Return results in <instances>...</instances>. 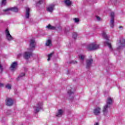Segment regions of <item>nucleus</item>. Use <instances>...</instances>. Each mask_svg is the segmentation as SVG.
Wrapping results in <instances>:
<instances>
[{
    "mask_svg": "<svg viewBox=\"0 0 125 125\" xmlns=\"http://www.w3.org/2000/svg\"><path fill=\"white\" fill-rule=\"evenodd\" d=\"M6 88L7 89H11V84H7L5 86Z\"/></svg>",
    "mask_w": 125,
    "mask_h": 125,
    "instance_id": "28",
    "label": "nucleus"
},
{
    "mask_svg": "<svg viewBox=\"0 0 125 125\" xmlns=\"http://www.w3.org/2000/svg\"><path fill=\"white\" fill-rule=\"evenodd\" d=\"M3 11L5 12V14H9L11 11H13L14 12H18V8H17L16 7H13L3 10Z\"/></svg>",
    "mask_w": 125,
    "mask_h": 125,
    "instance_id": "3",
    "label": "nucleus"
},
{
    "mask_svg": "<svg viewBox=\"0 0 125 125\" xmlns=\"http://www.w3.org/2000/svg\"><path fill=\"white\" fill-rule=\"evenodd\" d=\"M94 125H99V123H95Z\"/></svg>",
    "mask_w": 125,
    "mask_h": 125,
    "instance_id": "37",
    "label": "nucleus"
},
{
    "mask_svg": "<svg viewBox=\"0 0 125 125\" xmlns=\"http://www.w3.org/2000/svg\"><path fill=\"white\" fill-rule=\"evenodd\" d=\"M42 1H43V0H40L39 1V2L37 3V4H41L42 3Z\"/></svg>",
    "mask_w": 125,
    "mask_h": 125,
    "instance_id": "32",
    "label": "nucleus"
},
{
    "mask_svg": "<svg viewBox=\"0 0 125 125\" xmlns=\"http://www.w3.org/2000/svg\"><path fill=\"white\" fill-rule=\"evenodd\" d=\"M66 30H67V31H70V30H73V29H74V25L73 24H72L70 26V27L66 26Z\"/></svg>",
    "mask_w": 125,
    "mask_h": 125,
    "instance_id": "25",
    "label": "nucleus"
},
{
    "mask_svg": "<svg viewBox=\"0 0 125 125\" xmlns=\"http://www.w3.org/2000/svg\"><path fill=\"white\" fill-rule=\"evenodd\" d=\"M42 108V103L39 102L36 106L34 107V111L35 113H39L41 109Z\"/></svg>",
    "mask_w": 125,
    "mask_h": 125,
    "instance_id": "4",
    "label": "nucleus"
},
{
    "mask_svg": "<svg viewBox=\"0 0 125 125\" xmlns=\"http://www.w3.org/2000/svg\"><path fill=\"white\" fill-rule=\"evenodd\" d=\"M30 17V8L26 7L25 18L28 19Z\"/></svg>",
    "mask_w": 125,
    "mask_h": 125,
    "instance_id": "15",
    "label": "nucleus"
},
{
    "mask_svg": "<svg viewBox=\"0 0 125 125\" xmlns=\"http://www.w3.org/2000/svg\"><path fill=\"white\" fill-rule=\"evenodd\" d=\"M93 113L96 116H99L101 113V108L99 107H96L93 110Z\"/></svg>",
    "mask_w": 125,
    "mask_h": 125,
    "instance_id": "11",
    "label": "nucleus"
},
{
    "mask_svg": "<svg viewBox=\"0 0 125 125\" xmlns=\"http://www.w3.org/2000/svg\"><path fill=\"white\" fill-rule=\"evenodd\" d=\"M118 46L117 49H122V47L125 45V39H121L120 40L119 43H117Z\"/></svg>",
    "mask_w": 125,
    "mask_h": 125,
    "instance_id": "6",
    "label": "nucleus"
},
{
    "mask_svg": "<svg viewBox=\"0 0 125 125\" xmlns=\"http://www.w3.org/2000/svg\"><path fill=\"white\" fill-rule=\"evenodd\" d=\"M46 28L48 29V30H55L56 29V27L55 26H52L50 24H48L47 26H46Z\"/></svg>",
    "mask_w": 125,
    "mask_h": 125,
    "instance_id": "19",
    "label": "nucleus"
},
{
    "mask_svg": "<svg viewBox=\"0 0 125 125\" xmlns=\"http://www.w3.org/2000/svg\"><path fill=\"white\" fill-rule=\"evenodd\" d=\"M73 89L72 88H71L70 90H68V91H67V93L69 96H71L73 94H74V92L73 91Z\"/></svg>",
    "mask_w": 125,
    "mask_h": 125,
    "instance_id": "24",
    "label": "nucleus"
},
{
    "mask_svg": "<svg viewBox=\"0 0 125 125\" xmlns=\"http://www.w3.org/2000/svg\"><path fill=\"white\" fill-rule=\"evenodd\" d=\"M103 37H104V38L105 39V41L104 42V45H107L108 46L109 49L112 50V45L111 44V42H110V40H109V37H108V36H107L106 33H103Z\"/></svg>",
    "mask_w": 125,
    "mask_h": 125,
    "instance_id": "2",
    "label": "nucleus"
},
{
    "mask_svg": "<svg viewBox=\"0 0 125 125\" xmlns=\"http://www.w3.org/2000/svg\"><path fill=\"white\" fill-rule=\"evenodd\" d=\"M110 17H111V20H114L115 19V13L113 12H111L110 14Z\"/></svg>",
    "mask_w": 125,
    "mask_h": 125,
    "instance_id": "21",
    "label": "nucleus"
},
{
    "mask_svg": "<svg viewBox=\"0 0 125 125\" xmlns=\"http://www.w3.org/2000/svg\"><path fill=\"white\" fill-rule=\"evenodd\" d=\"M74 21L75 23H79V22H80V20H79V19L75 18L74 19Z\"/></svg>",
    "mask_w": 125,
    "mask_h": 125,
    "instance_id": "30",
    "label": "nucleus"
},
{
    "mask_svg": "<svg viewBox=\"0 0 125 125\" xmlns=\"http://www.w3.org/2000/svg\"><path fill=\"white\" fill-rule=\"evenodd\" d=\"M21 56H22V54H19L18 55V58H19V57H21Z\"/></svg>",
    "mask_w": 125,
    "mask_h": 125,
    "instance_id": "35",
    "label": "nucleus"
},
{
    "mask_svg": "<svg viewBox=\"0 0 125 125\" xmlns=\"http://www.w3.org/2000/svg\"><path fill=\"white\" fill-rule=\"evenodd\" d=\"M52 55H53V53H52L48 55L47 61H49V60H50V58L52 57Z\"/></svg>",
    "mask_w": 125,
    "mask_h": 125,
    "instance_id": "27",
    "label": "nucleus"
},
{
    "mask_svg": "<svg viewBox=\"0 0 125 125\" xmlns=\"http://www.w3.org/2000/svg\"><path fill=\"white\" fill-rule=\"evenodd\" d=\"M119 28H123V26H120Z\"/></svg>",
    "mask_w": 125,
    "mask_h": 125,
    "instance_id": "38",
    "label": "nucleus"
},
{
    "mask_svg": "<svg viewBox=\"0 0 125 125\" xmlns=\"http://www.w3.org/2000/svg\"><path fill=\"white\" fill-rule=\"evenodd\" d=\"M114 20H110V26L111 28H114V26H115Z\"/></svg>",
    "mask_w": 125,
    "mask_h": 125,
    "instance_id": "22",
    "label": "nucleus"
},
{
    "mask_svg": "<svg viewBox=\"0 0 125 125\" xmlns=\"http://www.w3.org/2000/svg\"><path fill=\"white\" fill-rule=\"evenodd\" d=\"M71 63H72V64H77V63H78V62H77V61H72L71 62Z\"/></svg>",
    "mask_w": 125,
    "mask_h": 125,
    "instance_id": "34",
    "label": "nucleus"
},
{
    "mask_svg": "<svg viewBox=\"0 0 125 125\" xmlns=\"http://www.w3.org/2000/svg\"><path fill=\"white\" fill-rule=\"evenodd\" d=\"M24 76H25V73H21L20 76L18 78V80H19V79H21V78L24 77Z\"/></svg>",
    "mask_w": 125,
    "mask_h": 125,
    "instance_id": "26",
    "label": "nucleus"
},
{
    "mask_svg": "<svg viewBox=\"0 0 125 125\" xmlns=\"http://www.w3.org/2000/svg\"><path fill=\"white\" fill-rule=\"evenodd\" d=\"M6 4V0H2V5H5Z\"/></svg>",
    "mask_w": 125,
    "mask_h": 125,
    "instance_id": "31",
    "label": "nucleus"
},
{
    "mask_svg": "<svg viewBox=\"0 0 125 125\" xmlns=\"http://www.w3.org/2000/svg\"><path fill=\"white\" fill-rule=\"evenodd\" d=\"M72 37L74 39H77V37H78V34H77L76 32L73 33Z\"/></svg>",
    "mask_w": 125,
    "mask_h": 125,
    "instance_id": "29",
    "label": "nucleus"
},
{
    "mask_svg": "<svg viewBox=\"0 0 125 125\" xmlns=\"http://www.w3.org/2000/svg\"><path fill=\"white\" fill-rule=\"evenodd\" d=\"M45 45L46 46H51L52 45V44L51 43V40H47L46 42Z\"/></svg>",
    "mask_w": 125,
    "mask_h": 125,
    "instance_id": "20",
    "label": "nucleus"
},
{
    "mask_svg": "<svg viewBox=\"0 0 125 125\" xmlns=\"http://www.w3.org/2000/svg\"><path fill=\"white\" fill-rule=\"evenodd\" d=\"M112 103H113V99L110 97L108 98L107 100L106 101V105H108V106H110V105H112Z\"/></svg>",
    "mask_w": 125,
    "mask_h": 125,
    "instance_id": "16",
    "label": "nucleus"
},
{
    "mask_svg": "<svg viewBox=\"0 0 125 125\" xmlns=\"http://www.w3.org/2000/svg\"><path fill=\"white\" fill-rule=\"evenodd\" d=\"M30 48L31 51H33L34 48H35V46H36V42L34 39H31L30 41Z\"/></svg>",
    "mask_w": 125,
    "mask_h": 125,
    "instance_id": "9",
    "label": "nucleus"
},
{
    "mask_svg": "<svg viewBox=\"0 0 125 125\" xmlns=\"http://www.w3.org/2000/svg\"><path fill=\"white\" fill-rule=\"evenodd\" d=\"M63 115V110L62 109H59L58 113L56 114L57 117H61Z\"/></svg>",
    "mask_w": 125,
    "mask_h": 125,
    "instance_id": "18",
    "label": "nucleus"
},
{
    "mask_svg": "<svg viewBox=\"0 0 125 125\" xmlns=\"http://www.w3.org/2000/svg\"><path fill=\"white\" fill-rule=\"evenodd\" d=\"M96 19L98 21H100V20H101V18H100L98 16H96Z\"/></svg>",
    "mask_w": 125,
    "mask_h": 125,
    "instance_id": "33",
    "label": "nucleus"
},
{
    "mask_svg": "<svg viewBox=\"0 0 125 125\" xmlns=\"http://www.w3.org/2000/svg\"><path fill=\"white\" fill-rule=\"evenodd\" d=\"M3 86V83H0V87H2Z\"/></svg>",
    "mask_w": 125,
    "mask_h": 125,
    "instance_id": "36",
    "label": "nucleus"
},
{
    "mask_svg": "<svg viewBox=\"0 0 125 125\" xmlns=\"http://www.w3.org/2000/svg\"><path fill=\"white\" fill-rule=\"evenodd\" d=\"M100 45L97 43H92L88 44L86 46L88 50H96V49H99Z\"/></svg>",
    "mask_w": 125,
    "mask_h": 125,
    "instance_id": "1",
    "label": "nucleus"
},
{
    "mask_svg": "<svg viewBox=\"0 0 125 125\" xmlns=\"http://www.w3.org/2000/svg\"><path fill=\"white\" fill-rule=\"evenodd\" d=\"M93 63V60L92 59H87L86 61V69H89L91 67Z\"/></svg>",
    "mask_w": 125,
    "mask_h": 125,
    "instance_id": "7",
    "label": "nucleus"
},
{
    "mask_svg": "<svg viewBox=\"0 0 125 125\" xmlns=\"http://www.w3.org/2000/svg\"><path fill=\"white\" fill-rule=\"evenodd\" d=\"M17 66V62H13L10 67V69L11 70V71H14Z\"/></svg>",
    "mask_w": 125,
    "mask_h": 125,
    "instance_id": "14",
    "label": "nucleus"
},
{
    "mask_svg": "<svg viewBox=\"0 0 125 125\" xmlns=\"http://www.w3.org/2000/svg\"><path fill=\"white\" fill-rule=\"evenodd\" d=\"M108 108H109V105L105 104L103 108V112L104 116H106L108 113Z\"/></svg>",
    "mask_w": 125,
    "mask_h": 125,
    "instance_id": "12",
    "label": "nucleus"
},
{
    "mask_svg": "<svg viewBox=\"0 0 125 125\" xmlns=\"http://www.w3.org/2000/svg\"><path fill=\"white\" fill-rule=\"evenodd\" d=\"M28 50L29 51L25 52L23 54V57L25 59H29L32 55V52L33 51H31L30 49H28Z\"/></svg>",
    "mask_w": 125,
    "mask_h": 125,
    "instance_id": "8",
    "label": "nucleus"
},
{
    "mask_svg": "<svg viewBox=\"0 0 125 125\" xmlns=\"http://www.w3.org/2000/svg\"><path fill=\"white\" fill-rule=\"evenodd\" d=\"M5 35H6V39L9 42H10L11 41H13V37L10 35V33H9V31H8V29H6L5 30Z\"/></svg>",
    "mask_w": 125,
    "mask_h": 125,
    "instance_id": "5",
    "label": "nucleus"
},
{
    "mask_svg": "<svg viewBox=\"0 0 125 125\" xmlns=\"http://www.w3.org/2000/svg\"><path fill=\"white\" fill-rule=\"evenodd\" d=\"M85 58V56L83 55H79V59L81 61H83L84 59Z\"/></svg>",
    "mask_w": 125,
    "mask_h": 125,
    "instance_id": "23",
    "label": "nucleus"
},
{
    "mask_svg": "<svg viewBox=\"0 0 125 125\" xmlns=\"http://www.w3.org/2000/svg\"><path fill=\"white\" fill-rule=\"evenodd\" d=\"M55 6V4H52L49 5L47 8L46 10L48 12H50L51 13L53 12V10H54V7Z\"/></svg>",
    "mask_w": 125,
    "mask_h": 125,
    "instance_id": "10",
    "label": "nucleus"
},
{
    "mask_svg": "<svg viewBox=\"0 0 125 125\" xmlns=\"http://www.w3.org/2000/svg\"><path fill=\"white\" fill-rule=\"evenodd\" d=\"M13 104V100L11 98H8L6 99V105L7 106H12Z\"/></svg>",
    "mask_w": 125,
    "mask_h": 125,
    "instance_id": "13",
    "label": "nucleus"
},
{
    "mask_svg": "<svg viewBox=\"0 0 125 125\" xmlns=\"http://www.w3.org/2000/svg\"><path fill=\"white\" fill-rule=\"evenodd\" d=\"M64 2L66 6H70V5L72 4V1H71L70 0H65Z\"/></svg>",
    "mask_w": 125,
    "mask_h": 125,
    "instance_id": "17",
    "label": "nucleus"
}]
</instances>
